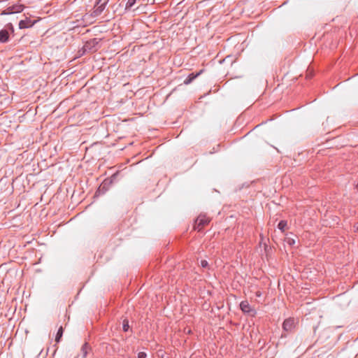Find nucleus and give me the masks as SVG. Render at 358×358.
Instances as JSON below:
<instances>
[{
	"label": "nucleus",
	"instance_id": "nucleus-1",
	"mask_svg": "<svg viewBox=\"0 0 358 358\" xmlns=\"http://www.w3.org/2000/svg\"><path fill=\"white\" fill-rule=\"evenodd\" d=\"M210 222V219L206 215H199L195 220L194 229V230L200 231L206 225H208Z\"/></svg>",
	"mask_w": 358,
	"mask_h": 358
},
{
	"label": "nucleus",
	"instance_id": "nucleus-2",
	"mask_svg": "<svg viewBox=\"0 0 358 358\" xmlns=\"http://www.w3.org/2000/svg\"><path fill=\"white\" fill-rule=\"evenodd\" d=\"M240 308L241 310L248 314H250L252 315H254L256 312L254 308H252L248 301H243L240 303Z\"/></svg>",
	"mask_w": 358,
	"mask_h": 358
},
{
	"label": "nucleus",
	"instance_id": "nucleus-3",
	"mask_svg": "<svg viewBox=\"0 0 358 358\" xmlns=\"http://www.w3.org/2000/svg\"><path fill=\"white\" fill-rule=\"evenodd\" d=\"M295 324V320L292 317H289L284 321L282 324V328L286 331H291L294 329Z\"/></svg>",
	"mask_w": 358,
	"mask_h": 358
},
{
	"label": "nucleus",
	"instance_id": "nucleus-4",
	"mask_svg": "<svg viewBox=\"0 0 358 358\" xmlns=\"http://www.w3.org/2000/svg\"><path fill=\"white\" fill-rule=\"evenodd\" d=\"M36 21H32L29 18H26L25 20H22L19 22V28L20 29H27L31 27Z\"/></svg>",
	"mask_w": 358,
	"mask_h": 358
},
{
	"label": "nucleus",
	"instance_id": "nucleus-5",
	"mask_svg": "<svg viewBox=\"0 0 358 358\" xmlns=\"http://www.w3.org/2000/svg\"><path fill=\"white\" fill-rule=\"evenodd\" d=\"M9 11L11 12V13H21L24 8V6L22 3H20L19 2H17V3L11 6H9Z\"/></svg>",
	"mask_w": 358,
	"mask_h": 358
},
{
	"label": "nucleus",
	"instance_id": "nucleus-6",
	"mask_svg": "<svg viewBox=\"0 0 358 358\" xmlns=\"http://www.w3.org/2000/svg\"><path fill=\"white\" fill-rule=\"evenodd\" d=\"M106 6H103V5H97L96 3L93 11L91 13V15L94 17H97L101 14V13L105 9Z\"/></svg>",
	"mask_w": 358,
	"mask_h": 358
},
{
	"label": "nucleus",
	"instance_id": "nucleus-7",
	"mask_svg": "<svg viewBox=\"0 0 358 358\" xmlns=\"http://www.w3.org/2000/svg\"><path fill=\"white\" fill-rule=\"evenodd\" d=\"M203 70H201L199 72L196 73H190L187 78L184 80L185 85L190 84L196 78H197L199 75L203 73Z\"/></svg>",
	"mask_w": 358,
	"mask_h": 358
},
{
	"label": "nucleus",
	"instance_id": "nucleus-8",
	"mask_svg": "<svg viewBox=\"0 0 358 358\" xmlns=\"http://www.w3.org/2000/svg\"><path fill=\"white\" fill-rule=\"evenodd\" d=\"M9 41V33L7 29L0 31V43H6Z\"/></svg>",
	"mask_w": 358,
	"mask_h": 358
},
{
	"label": "nucleus",
	"instance_id": "nucleus-9",
	"mask_svg": "<svg viewBox=\"0 0 358 358\" xmlns=\"http://www.w3.org/2000/svg\"><path fill=\"white\" fill-rule=\"evenodd\" d=\"M90 346L87 343H85L83 344V345L81 348V354H82V358H86L89 351L90 350Z\"/></svg>",
	"mask_w": 358,
	"mask_h": 358
},
{
	"label": "nucleus",
	"instance_id": "nucleus-10",
	"mask_svg": "<svg viewBox=\"0 0 358 358\" xmlns=\"http://www.w3.org/2000/svg\"><path fill=\"white\" fill-rule=\"evenodd\" d=\"M95 44H97V41L96 38H94L92 40H90V41H87L86 44L84 46L85 50H91V45H94Z\"/></svg>",
	"mask_w": 358,
	"mask_h": 358
},
{
	"label": "nucleus",
	"instance_id": "nucleus-11",
	"mask_svg": "<svg viewBox=\"0 0 358 358\" xmlns=\"http://www.w3.org/2000/svg\"><path fill=\"white\" fill-rule=\"evenodd\" d=\"M285 241L290 246H294L296 243V241L294 238L287 236L285 238Z\"/></svg>",
	"mask_w": 358,
	"mask_h": 358
},
{
	"label": "nucleus",
	"instance_id": "nucleus-12",
	"mask_svg": "<svg viewBox=\"0 0 358 358\" xmlns=\"http://www.w3.org/2000/svg\"><path fill=\"white\" fill-rule=\"evenodd\" d=\"M287 227V221L285 220H281L278 224V228L282 231L284 232L285 230V228Z\"/></svg>",
	"mask_w": 358,
	"mask_h": 358
},
{
	"label": "nucleus",
	"instance_id": "nucleus-13",
	"mask_svg": "<svg viewBox=\"0 0 358 358\" xmlns=\"http://www.w3.org/2000/svg\"><path fill=\"white\" fill-rule=\"evenodd\" d=\"M62 335H63V328H62V327H60L59 329H58V331L57 333L56 338H55V341L57 343H59L60 341V339L62 337Z\"/></svg>",
	"mask_w": 358,
	"mask_h": 358
},
{
	"label": "nucleus",
	"instance_id": "nucleus-14",
	"mask_svg": "<svg viewBox=\"0 0 358 358\" xmlns=\"http://www.w3.org/2000/svg\"><path fill=\"white\" fill-rule=\"evenodd\" d=\"M136 0H128L126 4V9L131 8L136 3Z\"/></svg>",
	"mask_w": 358,
	"mask_h": 358
},
{
	"label": "nucleus",
	"instance_id": "nucleus-15",
	"mask_svg": "<svg viewBox=\"0 0 358 358\" xmlns=\"http://www.w3.org/2000/svg\"><path fill=\"white\" fill-rule=\"evenodd\" d=\"M109 0H96V4L97 5H103V6H106L108 3Z\"/></svg>",
	"mask_w": 358,
	"mask_h": 358
},
{
	"label": "nucleus",
	"instance_id": "nucleus-16",
	"mask_svg": "<svg viewBox=\"0 0 358 358\" xmlns=\"http://www.w3.org/2000/svg\"><path fill=\"white\" fill-rule=\"evenodd\" d=\"M6 29H7L8 31H10L11 32H14V27H13V24L11 23H8L6 25Z\"/></svg>",
	"mask_w": 358,
	"mask_h": 358
},
{
	"label": "nucleus",
	"instance_id": "nucleus-17",
	"mask_svg": "<svg viewBox=\"0 0 358 358\" xmlns=\"http://www.w3.org/2000/svg\"><path fill=\"white\" fill-rule=\"evenodd\" d=\"M129 329V322L127 320H124L123 322V330L124 331H127Z\"/></svg>",
	"mask_w": 358,
	"mask_h": 358
},
{
	"label": "nucleus",
	"instance_id": "nucleus-18",
	"mask_svg": "<svg viewBox=\"0 0 358 358\" xmlns=\"http://www.w3.org/2000/svg\"><path fill=\"white\" fill-rule=\"evenodd\" d=\"M201 266L203 267V268H207L208 266V263L206 260H201Z\"/></svg>",
	"mask_w": 358,
	"mask_h": 358
},
{
	"label": "nucleus",
	"instance_id": "nucleus-19",
	"mask_svg": "<svg viewBox=\"0 0 358 358\" xmlns=\"http://www.w3.org/2000/svg\"><path fill=\"white\" fill-rule=\"evenodd\" d=\"M147 355L144 352H140L138 354V358H146Z\"/></svg>",
	"mask_w": 358,
	"mask_h": 358
},
{
	"label": "nucleus",
	"instance_id": "nucleus-20",
	"mask_svg": "<svg viewBox=\"0 0 358 358\" xmlns=\"http://www.w3.org/2000/svg\"><path fill=\"white\" fill-rule=\"evenodd\" d=\"M12 14L10 11H9V8L8 7L6 10L1 12V15H10Z\"/></svg>",
	"mask_w": 358,
	"mask_h": 358
},
{
	"label": "nucleus",
	"instance_id": "nucleus-21",
	"mask_svg": "<svg viewBox=\"0 0 358 358\" xmlns=\"http://www.w3.org/2000/svg\"><path fill=\"white\" fill-rule=\"evenodd\" d=\"M256 296H258V297L261 296V292H259V291H258V292H256Z\"/></svg>",
	"mask_w": 358,
	"mask_h": 358
},
{
	"label": "nucleus",
	"instance_id": "nucleus-22",
	"mask_svg": "<svg viewBox=\"0 0 358 358\" xmlns=\"http://www.w3.org/2000/svg\"><path fill=\"white\" fill-rule=\"evenodd\" d=\"M357 231H358V227H357V229H356Z\"/></svg>",
	"mask_w": 358,
	"mask_h": 358
}]
</instances>
